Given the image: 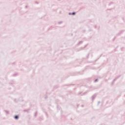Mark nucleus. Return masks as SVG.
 Instances as JSON below:
<instances>
[{"label":"nucleus","instance_id":"nucleus-1","mask_svg":"<svg viewBox=\"0 0 125 125\" xmlns=\"http://www.w3.org/2000/svg\"><path fill=\"white\" fill-rule=\"evenodd\" d=\"M15 119H18V116H16L15 117Z\"/></svg>","mask_w":125,"mask_h":125},{"label":"nucleus","instance_id":"nucleus-2","mask_svg":"<svg viewBox=\"0 0 125 125\" xmlns=\"http://www.w3.org/2000/svg\"><path fill=\"white\" fill-rule=\"evenodd\" d=\"M75 13H72V15H75Z\"/></svg>","mask_w":125,"mask_h":125}]
</instances>
